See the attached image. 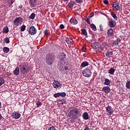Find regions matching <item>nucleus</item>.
<instances>
[{"mask_svg": "<svg viewBox=\"0 0 130 130\" xmlns=\"http://www.w3.org/2000/svg\"><path fill=\"white\" fill-rule=\"evenodd\" d=\"M84 130H90V128H89L88 127H86L85 128Z\"/></svg>", "mask_w": 130, "mask_h": 130, "instance_id": "de8ad7c7", "label": "nucleus"}, {"mask_svg": "<svg viewBox=\"0 0 130 130\" xmlns=\"http://www.w3.org/2000/svg\"><path fill=\"white\" fill-rule=\"evenodd\" d=\"M76 2L77 4H81V3H83V0H76Z\"/></svg>", "mask_w": 130, "mask_h": 130, "instance_id": "37998d69", "label": "nucleus"}, {"mask_svg": "<svg viewBox=\"0 0 130 130\" xmlns=\"http://www.w3.org/2000/svg\"><path fill=\"white\" fill-rule=\"evenodd\" d=\"M104 48H103V50H104Z\"/></svg>", "mask_w": 130, "mask_h": 130, "instance_id": "864d4df0", "label": "nucleus"}, {"mask_svg": "<svg viewBox=\"0 0 130 130\" xmlns=\"http://www.w3.org/2000/svg\"><path fill=\"white\" fill-rule=\"evenodd\" d=\"M75 5V3L71 1L69 4L68 6L70 8H73L74 6Z\"/></svg>", "mask_w": 130, "mask_h": 130, "instance_id": "c756f323", "label": "nucleus"}, {"mask_svg": "<svg viewBox=\"0 0 130 130\" xmlns=\"http://www.w3.org/2000/svg\"><path fill=\"white\" fill-rule=\"evenodd\" d=\"M3 50L5 53H8L10 51V49L7 47L3 48Z\"/></svg>", "mask_w": 130, "mask_h": 130, "instance_id": "a878e982", "label": "nucleus"}, {"mask_svg": "<svg viewBox=\"0 0 130 130\" xmlns=\"http://www.w3.org/2000/svg\"><path fill=\"white\" fill-rule=\"evenodd\" d=\"M3 32H4V33H8V32H9V28H8V27H4L3 28Z\"/></svg>", "mask_w": 130, "mask_h": 130, "instance_id": "e433bc0d", "label": "nucleus"}, {"mask_svg": "<svg viewBox=\"0 0 130 130\" xmlns=\"http://www.w3.org/2000/svg\"><path fill=\"white\" fill-rule=\"evenodd\" d=\"M82 33L83 34V35H85V36H87V30L85 29H82Z\"/></svg>", "mask_w": 130, "mask_h": 130, "instance_id": "c9c22d12", "label": "nucleus"}, {"mask_svg": "<svg viewBox=\"0 0 130 130\" xmlns=\"http://www.w3.org/2000/svg\"><path fill=\"white\" fill-rule=\"evenodd\" d=\"M54 58H55V57L53 53L47 54L46 56V63L49 66H51V64L53 63V61H54Z\"/></svg>", "mask_w": 130, "mask_h": 130, "instance_id": "f03ea898", "label": "nucleus"}, {"mask_svg": "<svg viewBox=\"0 0 130 130\" xmlns=\"http://www.w3.org/2000/svg\"><path fill=\"white\" fill-rule=\"evenodd\" d=\"M4 42L6 43L7 44L10 43V39H9V38H6L4 39Z\"/></svg>", "mask_w": 130, "mask_h": 130, "instance_id": "4c0bfd02", "label": "nucleus"}, {"mask_svg": "<svg viewBox=\"0 0 130 130\" xmlns=\"http://www.w3.org/2000/svg\"><path fill=\"white\" fill-rule=\"evenodd\" d=\"M1 106H2V103H1V102H0V107H1Z\"/></svg>", "mask_w": 130, "mask_h": 130, "instance_id": "603ef678", "label": "nucleus"}, {"mask_svg": "<svg viewBox=\"0 0 130 130\" xmlns=\"http://www.w3.org/2000/svg\"><path fill=\"white\" fill-rule=\"evenodd\" d=\"M53 96L55 98H57L58 97H59V92L54 94Z\"/></svg>", "mask_w": 130, "mask_h": 130, "instance_id": "ea45409f", "label": "nucleus"}, {"mask_svg": "<svg viewBox=\"0 0 130 130\" xmlns=\"http://www.w3.org/2000/svg\"><path fill=\"white\" fill-rule=\"evenodd\" d=\"M13 74L15 76H18L20 74V68L17 67L13 71Z\"/></svg>", "mask_w": 130, "mask_h": 130, "instance_id": "a211bd4d", "label": "nucleus"}, {"mask_svg": "<svg viewBox=\"0 0 130 130\" xmlns=\"http://www.w3.org/2000/svg\"><path fill=\"white\" fill-rule=\"evenodd\" d=\"M82 118L84 120H88V119H89V114L87 112H85L83 113V114H82Z\"/></svg>", "mask_w": 130, "mask_h": 130, "instance_id": "dca6fc26", "label": "nucleus"}, {"mask_svg": "<svg viewBox=\"0 0 130 130\" xmlns=\"http://www.w3.org/2000/svg\"><path fill=\"white\" fill-rule=\"evenodd\" d=\"M86 22H87V24H91V22H90V20H89V19L86 18L85 19Z\"/></svg>", "mask_w": 130, "mask_h": 130, "instance_id": "c03bdc74", "label": "nucleus"}, {"mask_svg": "<svg viewBox=\"0 0 130 130\" xmlns=\"http://www.w3.org/2000/svg\"><path fill=\"white\" fill-rule=\"evenodd\" d=\"M81 116H82V113L80 111V109L78 108H74L68 113V117L72 120H76Z\"/></svg>", "mask_w": 130, "mask_h": 130, "instance_id": "f257e3e1", "label": "nucleus"}, {"mask_svg": "<svg viewBox=\"0 0 130 130\" xmlns=\"http://www.w3.org/2000/svg\"><path fill=\"white\" fill-rule=\"evenodd\" d=\"M20 72L23 75H26L29 72V67L27 64H22L19 66Z\"/></svg>", "mask_w": 130, "mask_h": 130, "instance_id": "7ed1b4c3", "label": "nucleus"}, {"mask_svg": "<svg viewBox=\"0 0 130 130\" xmlns=\"http://www.w3.org/2000/svg\"><path fill=\"white\" fill-rule=\"evenodd\" d=\"M90 27L91 28V29H92V30H93V31H96L97 30V28H96V25H95V24L92 23L90 24Z\"/></svg>", "mask_w": 130, "mask_h": 130, "instance_id": "cd10ccee", "label": "nucleus"}, {"mask_svg": "<svg viewBox=\"0 0 130 130\" xmlns=\"http://www.w3.org/2000/svg\"><path fill=\"white\" fill-rule=\"evenodd\" d=\"M115 72V69L113 68H111L110 70H108V74L110 75H114V73Z\"/></svg>", "mask_w": 130, "mask_h": 130, "instance_id": "5701e85b", "label": "nucleus"}, {"mask_svg": "<svg viewBox=\"0 0 130 130\" xmlns=\"http://www.w3.org/2000/svg\"><path fill=\"white\" fill-rule=\"evenodd\" d=\"M126 87L127 89H130V81H127L126 83Z\"/></svg>", "mask_w": 130, "mask_h": 130, "instance_id": "58836bf2", "label": "nucleus"}, {"mask_svg": "<svg viewBox=\"0 0 130 130\" xmlns=\"http://www.w3.org/2000/svg\"><path fill=\"white\" fill-rule=\"evenodd\" d=\"M104 85H106L107 86H108V85H110V80L105 78V82H104Z\"/></svg>", "mask_w": 130, "mask_h": 130, "instance_id": "b1692460", "label": "nucleus"}, {"mask_svg": "<svg viewBox=\"0 0 130 130\" xmlns=\"http://www.w3.org/2000/svg\"><path fill=\"white\" fill-rule=\"evenodd\" d=\"M11 117L14 119H19V118L21 117V114L18 112H14L12 113Z\"/></svg>", "mask_w": 130, "mask_h": 130, "instance_id": "6e6552de", "label": "nucleus"}, {"mask_svg": "<svg viewBox=\"0 0 130 130\" xmlns=\"http://www.w3.org/2000/svg\"><path fill=\"white\" fill-rule=\"evenodd\" d=\"M120 43V39H117L114 42L113 45H115V46H116V45H118V44Z\"/></svg>", "mask_w": 130, "mask_h": 130, "instance_id": "393cba45", "label": "nucleus"}, {"mask_svg": "<svg viewBox=\"0 0 130 130\" xmlns=\"http://www.w3.org/2000/svg\"><path fill=\"white\" fill-rule=\"evenodd\" d=\"M66 42H67V44H69V45L74 44V40H73V39L71 38H67L66 40Z\"/></svg>", "mask_w": 130, "mask_h": 130, "instance_id": "4468645a", "label": "nucleus"}, {"mask_svg": "<svg viewBox=\"0 0 130 130\" xmlns=\"http://www.w3.org/2000/svg\"><path fill=\"white\" fill-rule=\"evenodd\" d=\"M107 34L108 37H112L113 36V29L112 28H110L108 30Z\"/></svg>", "mask_w": 130, "mask_h": 130, "instance_id": "f3484780", "label": "nucleus"}, {"mask_svg": "<svg viewBox=\"0 0 130 130\" xmlns=\"http://www.w3.org/2000/svg\"><path fill=\"white\" fill-rule=\"evenodd\" d=\"M23 23V18L17 17L13 21V23L15 26H19L22 25Z\"/></svg>", "mask_w": 130, "mask_h": 130, "instance_id": "20e7f679", "label": "nucleus"}, {"mask_svg": "<svg viewBox=\"0 0 130 130\" xmlns=\"http://www.w3.org/2000/svg\"><path fill=\"white\" fill-rule=\"evenodd\" d=\"M113 52H112V51H111V52L107 51L106 53V56H107V57H110V56L113 55Z\"/></svg>", "mask_w": 130, "mask_h": 130, "instance_id": "bb28decb", "label": "nucleus"}, {"mask_svg": "<svg viewBox=\"0 0 130 130\" xmlns=\"http://www.w3.org/2000/svg\"><path fill=\"white\" fill-rule=\"evenodd\" d=\"M57 101L59 102V104H67V100L64 99H62L61 100L59 99Z\"/></svg>", "mask_w": 130, "mask_h": 130, "instance_id": "412c9836", "label": "nucleus"}, {"mask_svg": "<svg viewBox=\"0 0 130 130\" xmlns=\"http://www.w3.org/2000/svg\"><path fill=\"white\" fill-rule=\"evenodd\" d=\"M92 47L93 49H99L100 47V43L98 42H95L92 44Z\"/></svg>", "mask_w": 130, "mask_h": 130, "instance_id": "9b49d317", "label": "nucleus"}, {"mask_svg": "<svg viewBox=\"0 0 130 130\" xmlns=\"http://www.w3.org/2000/svg\"><path fill=\"white\" fill-rule=\"evenodd\" d=\"M69 0H63V2H68Z\"/></svg>", "mask_w": 130, "mask_h": 130, "instance_id": "3c124183", "label": "nucleus"}, {"mask_svg": "<svg viewBox=\"0 0 130 130\" xmlns=\"http://www.w3.org/2000/svg\"><path fill=\"white\" fill-rule=\"evenodd\" d=\"M70 22L72 25H77L78 24V20L77 19H71Z\"/></svg>", "mask_w": 130, "mask_h": 130, "instance_id": "4be33fe9", "label": "nucleus"}, {"mask_svg": "<svg viewBox=\"0 0 130 130\" xmlns=\"http://www.w3.org/2000/svg\"><path fill=\"white\" fill-rule=\"evenodd\" d=\"M3 117L2 116V115H1V114H0V120H1V119H2V118Z\"/></svg>", "mask_w": 130, "mask_h": 130, "instance_id": "09e8293b", "label": "nucleus"}, {"mask_svg": "<svg viewBox=\"0 0 130 130\" xmlns=\"http://www.w3.org/2000/svg\"><path fill=\"white\" fill-rule=\"evenodd\" d=\"M35 13H32L31 14L30 16H29V19H31V20H34L35 19Z\"/></svg>", "mask_w": 130, "mask_h": 130, "instance_id": "2f4dec72", "label": "nucleus"}, {"mask_svg": "<svg viewBox=\"0 0 130 130\" xmlns=\"http://www.w3.org/2000/svg\"><path fill=\"white\" fill-rule=\"evenodd\" d=\"M5 84V79L3 77H0V86Z\"/></svg>", "mask_w": 130, "mask_h": 130, "instance_id": "7c9ffc66", "label": "nucleus"}, {"mask_svg": "<svg viewBox=\"0 0 130 130\" xmlns=\"http://www.w3.org/2000/svg\"><path fill=\"white\" fill-rule=\"evenodd\" d=\"M87 66H89V63L87 61H83L81 64L80 69H83V68H85V67H87Z\"/></svg>", "mask_w": 130, "mask_h": 130, "instance_id": "aec40b11", "label": "nucleus"}, {"mask_svg": "<svg viewBox=\"0 0 130 130\" xmlns=\"http://www.w3.org/2000/svg\"><path fill=\"white\" fill-rule=\"evenodd\" d=\"M106 109L108 112V115H111L113 113V109L110 106H108L106 108Z\"/></svg>", "mask_w": 130, "mask_h": 130, "instance_id": "9d476101", "label": "nucleus"}, {"mask_svg": "<svg viewBox=\"0 0 130 130\" xmlns=\"http://www.w3.org/2000/svg\"><path fill=\"white\" fill-rule=\"evenodd\" d=\"M94 16V13H91L90 14V18H92Z\"/></svg>", "mask_w": 130, "mask_h": 130, "instance_id": "49530a36", "label": "nucleus"}, {"mask_svg": "<svg viewBox=\"0 0 130 130\" xmlns=\"http://www.w3.org/2000/svg\"><path fill=\"white\" fill-rule=\"evenodd\" d=\"M102 91H103V92H105V93H109V92L111 91V89H110V88H109V86H105L103 87Z\"/></svg>", "mask_w": 130, "mask_h": 130, "instance_id": "2eb2a0df", "label": "nucleus"}, {"mask_svg": "<svg viewBox=\"0 0 130 130\" xmlns=\"http://www.w3.org/2000/svg\"><path fill=\"white\" fill-rule=\"evenodd\" d=\"M104 3L105 5H108V4H109V2H108L107 0H104Z\"/></svg>", "mask_w": 130, "mask_h": 130, "instance_id": "79ce46f5", "label": "nucleus"}, {"mask_svg": "<svg viewBox=\"0 0 130 130\" xmlns=\"http://www.w3.org/2000/svg\"><path fill=\"white\" fill-rule=\"evenodd\" d=\"M30 2L29 4L31 7L32 8H35L36 6H37V0H29Z\"/></svg>", "mask_w": 130, "mask_h": 130, "instance_id": "f8f14e48", "label": "nucleus"}, {"mask_svg": "<svg viewBox=\"0 0 130 130\" xmlns=\"http://www.w3.org/2000/svg\"><path fill=\"white\" fill-rule=\"evenodd\" d=\"M59 94L60 97H66V96H67V93H66L64 92H59Z\"/></svg>", "mask_w": 130, "mask_h": 130, "instance_id": "473e14b6", "label": "nucleus"}, {"mask_svg": "<svg viewBox=\"0 0 130 130\" xmlns=\"http://www.w3.org/2000/svg\"><path fill=\"white\" fill-rule=\"evenodd\" d=\"M26 29V25H23L21 26L20 30L22 31V32H23L24 30Z\"/></svg>", "mask_w": 130, "mask_h": 130, "instance_id": "f704fd0d", "label": "nucleus"}, {"mask_svg": "<svg viewBox=\"0 0 130 130\" xmlns=\"http://www.w3.org/2000/svg\"><path fill=\"white\" fill-rule=\"evenodd\" d=\"M82 75H83L84 77H86V78H89L91 77V75H92V72H91V70L89 69H84L82 71Z\"/></svg>", "mask_w": 130, "mask_h": 130, "instance_id": "39448f33", "label": "nucleus"}, {"mask_svg": "<svg viewBox=\"0 0 130 130\" xmlns=\"http://www.w3.org/2000/svg\"><path fill=\"white\" fill-rule=\"evenodd\" d=\"M36 105L37 106V107H39V106H41L42 104H41V102H37L36 103Z\"/></svg>", "mask_w": 130, "mask_h": 130, "instance_id": "a19ab883", "label": "nucleus"}, {"mask_svg": "<svg viewBox=\"0 0 130 130\" xmlns=\"http://www.w3.org/2000/svg\"><path fill=\"white\" fill-rule=\"evenodd\" d=\"M28 31L30 35H35V34L37 33V30L34 26H31L30 27H29Z\"/></svg>", "mask_w": 130, "mask_h": 130, "instance_id": "423d86ee", "label": "nucleus"}, {"mask_svg": "<svg viewBox=\"0 0 130 130\" xmlns=\"http://www.w3.org/2000/svg\"><path fill=\"white\" fill-rule=\"evenodd\" d=\"M66 56L67 55L64 53H61L58 55L59 61L62 62L66 59Z\"/></svg>", "mask_w": 130, "mask_h": 130, "instance_id": "0eeeda50", "label": "nucleus"}, {"mask_svg": "<svg viewBox=\"0 0 130 130\" xmlns=\"http://www.w3.org/2000/svg\"><path fill=\"white\" fill-rule=\"evenodd\" d=\"M19 9H22V6H19Z\"/></svg>", "mask_w": 130, "mask_h": 130, "instance_id": "8fccbe9b", "label": "nucleus"}, {"mask_svg": "<svg viewBox=\"0 0 130 130\" xmlns=\"http://www.w3.org/2000/svg\"><path fill=\"white\" fill-rule=\"evenodd\" d=\"M60 29H64V25L63 24H60Z\"/></svg>", "mask_w": 130, "mask_h": 130, "instance_id": "a18cd8bd", "label": "nucleus"}, {"mask_svg": "<svg viewBox=\"0 0 130 130\" xmlns=\"http://www.w3.org/2000/svg\"><path fill=\"white\" fill-rule=\"evenodd\" d=\"M61 86L62 85L61 83L58 82V81L54 80V82L53 83V87L56 89H57V88H60Z\"/></svg>", "mask_w": 130, "mask_h": 130, "instance_id": "1a4fd4ad", "label": "nucleus"}, {"mask_svg": "<svg viewBox=\"0 0 130 130\" xmlns=\"http://www.w3.org/2000/svg\"><path fill=\"white\" fill-rule=\"evenodd\" d=\"M113 8L115 11H119L120 9V7H119V5L118 4H114Z\"/></svg>", "mask_w": 130, "mask_h": 130, "instance_id": "6ab92c4d", "label": "nucleus"}, {"mask_svg": "<svg viewBox=\"0 0 130 130\" xmlns=\"http://www.w3.org/2000/svg\"><path fill=\"white\" fill-rule=\"evenodd\" d=\"M15 2V1L14 0H9L8 2V5H9V6L11 7V6H12L13 5V4H14V3Z\"/></svg>", "mask_w": 130, "mask_h": 130, "instance_id": "72a5a7b5", "label": "nucleus"}, {"mask_svg": "<svg viewBox=\"0 0 130 130\" xmlns=\"http://www.w3.org/2000/svg\"><path fill=\"white\" fill-rule=\"evenodd\" d=\"M112 17L114 19V20H115V21H117V16H116V15L115 14H114V13L112 12L111 14Z\"/></svg>", "mask_w": 130, "mask_h": 130, "instance_id": "c85d7f7f", "label": "nucleus"}, {"mask_svg": "<svg viewBox=\"0 0 130 130\" xmlns=\"http://www.w3.org/2000/svg\"><path fill=\"white\" fill-rule=\"evenodd\" d=\"M115 25H116V22L114 20H111L109 21V26L110 28H114L115 27Z\"/></svg>", "mask_w": 130, "mask_h": 130, "instance_id": "ddd939ff", "label": "nucleus"}]
</instances>
